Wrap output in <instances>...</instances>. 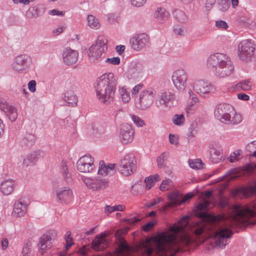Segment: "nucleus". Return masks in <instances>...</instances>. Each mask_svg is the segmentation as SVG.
Listing matches in <instances>:
<instances>
[{"instance_id":"f257e3e1","label":"nucleus","mask_w":256,"mask_h":256,"mask_svg":"<svg viewBox=\"0 0 256 256\" xmlns=\"http://www.w3.org/2000/svg\"><path fill=\"white\" fill-rule=\"evenodd\" d=\"M188 217L170 228V232L162 234L154 241V246L142 244L140 256H175L181 250V246H188L195 242L203 243L206 237L213 238L215 247L224 248L230 242L232 231L225 226H218L216 220L205 223L188 222Z\"/></svg>"},{"instance_id":"f03ea898","label":"nucleus","mask_w":256,"mask_h":256,"mask_svg":"<svg viewBox=\"0 0 256 256\" xmlns=\"http://www.w3.org/2000/svg\"><path fill=\"white\" fill-rule=\"evenodd\" d=\"M206 65L212 68L216 76L220 78L230 76L234 70L230 58L224 53L216 52L210 54L206 60Z\"/></svg>"},{"instance_id":"7ed1b4c3","label":"nucleus","mask_w":256,"mask_h":256,"mask_svg":"<svg viewBox=\"0 0 256 256\" xmlns=\"http://www.w3.org/2000/svg\"><path fill=\"white\" fill-rule=\"evenodd\" d=\"M142 83L134 86L131 90L132 95L134 97V106L140 110H146L152 106L156 94L152 88H148L143 90Z\"/></svg>"},{"instance_id":"20e7f679","label":"nucleus","mask_w":256,"mask_h":256,"mask_svg":"<svg viewBox=\"0 0 256 256\" xmlns=\"http://www.w3.org/2000/svg\"><path fill=\"white\" fill-rule=\"evenodd\" d=\"M215 117L226 124H236L242 120V116L234 110V108L227 104H219L215 108Z\"/></svg>"},{"instance_id":"39448f33","label":"nucleus","mask_w":256,"mask_h":256,"mask_svg":"<svg viewBox=\"0 0 256 256\" xmlns=\"http://www.w3.org/2000/svg\"><path fill=\"white\" fill-rule=\"evenodd\" d=\"M116 85L114 81H98L94 84L98 99L102 103L110 104L113 100Z\"/></svg>"},{"instance_id":"423d86ee","label":"nucleus","mask_w":256,"mask_h":256,"mask_svg":"<svg viewBox=\"0 0 256 256\" xmlns=\"http://www.w3.org/2000/svg\"><path fill=\"white\" fill-rule=\"evenodd\" d=\"M108 40L104 36H98L95 42L88 48H85L84 52L86 54L90 62H94L98 60L103 54L107 50Z\"/></svg>"},{"instance_id":"0eeeda50","label":"nucleus","mask_w":256,"mask_h":256,"mask_svg":"<svg viewBox=\"0 0 256 256\" xmlns=\"http://www.w3.org/2000/svg\"><path fill=\"white\" fill-rule=\"evenodd\" d=\"M234 218L238 223L248 224V219L256 216V202L252 203L244 208L236 206L234 208Z\"/></svg>"},{"instance_id":"6e6552de","label":"nucleus","mask_w":256,"mask_h":256,"mask_svg":"<svg viewBox=\"0 0 256 256\" xmlns=\"http://www.w3.org/2000/svg\"><path fill=\"white\" fill-rule=\"evenodd\" d=\"M256 44L252 40H244L238 45V54L240 60L248 62L252 60L254 56Z\"/></svg>"},{"instance_id":"1a4fd4ad","label":"nucleus","mask_w":256,"mask_h":256,"mask_svg":"<svg viewBox=\"0 0 256 256\" xmlns=\"http://www.w3.org/2000/svg\"><path fill=\"white\" fill-rule=\"evenodd\" d=\"M204 199L202 202L199 203L196 208V215L197 217L205 220L208 216V214L204 210H207L210 204H212L214 206L215 204V200L212 196V191H207L204 194Z\"/></svg>"},{"instance_id":"9d476101","label":"nucleus","mask_w":256,"mask_h":256,"mask_svg":"<svg viewBox=\"0 0 256 256\" xmlns=\"http://www.w3.org/2000/svg\"><path fill=\"white\" fill-rule=\"evenodd\" d=\"M32 64L31 58L27 54H22L16 56L12 64V69L19 73L22 74L26 72Z\"/></svg>"},{"instance_id":"9b49d317","label":"nucleus","mask_w":256,"mask_h":256,"mask_svg":"<svg viewBox=\"0 0 256 256\" xmlns=\"http://www.w3.org/2000/svg\"><path fill=\"white\" fill-rule=\"evenodd\" d=\"M136 159L132 154L126 155L120 162L118 170L124 176L131 175L136 168Z\"/></svg>"},{"instance_id":"f8f14e48","label":"nucleus","mask_w":256,"mask_h":256,"mask_svg":"<svg viewBox=\"0 0 256 256\" xmlns=\"http://www.w3.org/2000/svg\"><path fill=\"white\" fill-rule=\"evenodd\" d=\"M158 101L160 106L170 108L177 102V100L174 94L170 92L162 90L158 96Z\"/></svg>"},{"instance_id":"ddd939ff","label":"nucleus","mask_w":256,"mask_h":256,"mask_svg":"<svg viewBox=\"0 0 256 256\" xmlns=\"http://www.w3.org/2000/svg\"><path fill=\"white\" fill-rule=\"evenodd\" d=\"M149 42V36L145 33L138 34L130 40L132 48L136 51L146 48L148 46Z\"/></svg>"},{"instance_id":"4468645a","label":"nucleus","mask_w":256,"mask_h":256,"mask_svg":"<svg viewBox=\"0 0 256 256\" xmlns=\"http://www.w3.org/2000/svg\"><path fill=\"white\" fill-rule=\"evenodd\" d=\"M134 134V130L130 124H124L121 126L120 137L122 144L130 143L133 140Z\"/></svg>"},{"instance_id":"2eb2a0df","label":"nucleus","mask_w":256,"mask_h":256,"mask_svg":"<svg viewBox=\"0 0 256 256\" xmlns=\"http://www.w3.org/2000/svg\"><path fill=\"white\" fill-rule=\"evenodd\" d=\"M82 180L88 188L93 190H98L102 188H105L108 185V182L106 179L100 178H85L82 179Z\"/></svg>"},{"instance_id":"dca6fc26","label":"nucleus","mask_w":256,"mask_h":256,"mask_svg":"<svg viewBox=\"0 0 256 256\" xmlns=\"http://www.w3.org/2000/svg\"><path fill=\"white\" fill-rule=\"evenodd\" d=\"M210 159L214 163L219 162L222 158V150L221 146L215 142L210 143L208 146Z\"/></svg>"},{"instance_id":"f3484780","label":"nucleus","mask_w":256,"mask_h":256,"mask_svg":"<svg viewBox=\"0 0 256 256\" xmlns=\"http://www.w3.org/2000/svg\"><path fill=\"white\" fill-rule=\"evenodd\" d=\"M78 51L67 47L62 52L63 62L67 66L72 65L78 60Z\"/></svg>"},{"instance_id":"a211bd4d","label":"nucleus","mask_w":256,"mask_h":256,"mask_svg":"<svg viewBox=\"0 0 256 256\" xmlns=\"http://www.w3.org/2000/svg\"><path fill=\"white\" fill-rule=\"evenodd\" d=\"M56 200L60 202H68L72 198V192L68 187L58 188L56 192Z\"/></svg>"},{"instance_id":"6ab92c4d","label":"nucleus","mask_w":256,"mask_h":256,"mask_svg":"<svg viewBox=\"0 0 256 256\" xmlns=\"http://www.w3.org/2000/svg\"><path fill=\"white\" fill-rule=\"evenodd\" d=\"M169 202H167L160 210L161 212H164L169 208L177 205H180L182 202V194L178 192H174L168 196Z\"/></svg>"},{"instance_id":"aec40b11","label":"nucleus","mask_w":256,"mask_h":256,"mask_svg":"<svg viewBox=\"0 0 256 256\" xmlns=\"http://www.w3.org/2000/svg\"><path fill=\"white\" fill-rule=\"evenodd\" d=\"M194 88L200 94L214 91L215 88L210 81H196Z\"/></svg>"},{"instance_id":"412c9836","label":"nucleus","mask_w":256,"mask_h":256,"mask_svg":"<svg viewBox=\"0 0 256 256\" xmlns=\"http://www.w3.org/2000/svg\"><path fill=\"white\" fill-rule=\"evenodd\" d=\"M28 204L24 200L20 198L16 201L14 206L12 214L16 217L22 216L27 212Z\"/></svg>"},{"instance_id":"4be33fe9","label":"nucleus","mask_w":256,"mask_h":256,"mask_svg":"<svg viewBox=\"0 0 256 256\" xmlns=\"http://www.w3.org/2000/svg\"><path fill=\"white\" fill-rule=\"evenodd\" d=\"M94 160L90 154L81 156V172H90L94 168Z\"/></svg>"},{"instance_id":"5701e85b","label":"nucleus","mask_w":256,"mask_h":256,"mask_svg":"<svg viewBox=\"0 0 256 256\" xmlns=\"http://www.w3.org/2000/svg\"><path fill=\"white\" fill-rule=\"evenodd\" d=\"M45 12L44 4H38L34 6L30 7L26 12V16L29 18H36L42 15Z\"/></svg>"},{"instance_id":"b1692460","label":"nucleus","mask_w":256,"mask_h":256,"mask_svg":"<svg viewBox=\"0 0 256 256\" xmlns=\"http://www.w3.org/2000/svg\"><path fill=\"white\" fill-rule=\"evenodd\" d=\"M116 164H109L106 165L104 160H101L99 164V168L98 174L102 175L113 174L114 172V169Z\"/></svg>"},{"instance_id":"393cba45","label":"nucleus","mask_w":256,"mask_h":256,"mask_svg":"<svg viewBox=\"0 0 256 256\" xmlns=\"http://www.w3.org/2000/svg\"><path fill=\"white\" fill-rule=\"evenodd\" d=\"M142 70L141 66L138 64H131L128 68L127 70V76L129 79H134L139 78Z\"/></svg>"},{"instance_id":"a878e982","label":"nucleus","mask_w":256,"mask_h":256,"mask_svg":"<svg viewBox=\"0 0 256 256\" xmlns=\"http://www.w3.org/2000/svg\"><path fill=\"white\" fill-rule=\"evenodd\" d=\"M14 182L11 179L2 181L0 184V192L4 195L8 196L12 194L14 190Z\"/></svg>"},{"instance_id":"bb28decb","label":"nucleus","mask_w":256,"mask_h":256,"mask_svg":"<svg viewBox=\"0 0 256 256\" xmlns=\"http://www.w3.org/2000/svg\"><path fill=\"white\" fill-rule=\"evenodd\" d=\"M40 155V151L36 150L27 154L24 158L23 164L26 166L34 165L39 159Z\"/></svg>"},{"instance_id":"cd10ccee","label":"nucleus","mask_w":256,"mask_h":256,"mask_svg":"<svg viewBox=\"0 0 256 256\" xmlns=\"http://www.w3.org/2000/svg\"><path fill=\"white\" fill-rule=\"evenodd\" d=\"M170 14L164 8H158L154 14L157 22L160 24L164 23L169 18Z\"/></svg>"},{"instance_id":"c85d7f7f","label":"nucleus","mask_w":256,"mask_h":256,"mask_svg":"<svg viewBox=\"0 0 256 256\" xmlns=\"http://www.w3.org/2000/svg\"><path fill=\"white\" fill-rule=\"evenodd\" d=\"M106 241L104 236H96L93 240L92 246L93 249L100 251L104 250L106 247Z\"/></svg>"},{"instance_id":"c756f323","label":"nucleus","mask_w":256,"mask_h":256,"mask_svg":"<svg viewBox=\"0 0 256 256\" xmlns=\"http://www.w3.org/2000/svg\"><path fill=\"white\" fill-rule=\"evenodd\" d=\"M64 100L66 102L68 106H76L78 102V96L72 90L66 92L63 96Z\"/></svg>"},{"instance_id":"7c9ffc66","label":"nucleus","mask_w":256,"mask_h":256,"mask_svg":"<svg viewBox=\"0 0 256 256\" xmlns=\"http://www.w3.org/2000/svg\"><path fill=\"white\" fill-rule=\"evenodd\" d=\"M52 240V238L48 235H44L40 238V250L42 254H43L46 249L51 247Z\"/></svg>"},{"instance_id":"2f4dec72","label":"nucleus","mask_w":256,"mask_h":256,"mask_svg":"<svg viewBox=\"0 0 256 256\" xmlns=\"http://www.w3.org/2000/svg\"><path fill=\"white\" fill-rule=\"evenodd\" d=\"M118 94L120 98L123 103L127 104L131 100L130 92L126 86H120L118 88Z\"/></svg>"},{"instance_id":"473e14b6","label":"nucleus","mask_w":256,"mask_h":256,"mask_svg":"<svg viewBox=\"0 0 256 256\" xmlns=\"http://www.w3.org/2000/svg\"><path fill=\"white\" fill-rule=\"evenodd\" d=\"M88 128L89 132L94 135L102 134L106 132L105 128L98 124H92Z\"/></svg>"},{"instance_id":"72a5a7b5","label":"nucleus","mask_w":256,"mask_h":256,"mask_svg":"<svg viewBox=\"0 0 256 256\" xmlns=\"http://www.w3.org/2000/svg\"><path fill=\"white\" fill-rule=\"evenodd\" d=\"M88 26L92 29L98 30L100 28V24L99 20L92 14H89L86 18Z\"/></svg>"},{"instance_id":"f704fd0d","label":"nucleus","mask_w":256,"mask_h":256,"mask_svg":"<svg viewBox=\"0 0 256 256\" xmlns=\"http://www.w3.org/2000/svg\"><path fill=\"white\" fill-rule=\"evenodd\" d=\"M188 78L185 70L182 68L174 70L172 76V80H187Z\"/></svg>"},{"instance_id":"c9c22d12","label":"nucleus","mask_w":256,"mask_h":256,"mask_svg":"<svg viewBox=\"0 0 256 256\" xmlns=\"http://www.w3.org/2000/svg\"><path fill=\"white\" fill-rule=\"evenodd\" d=\"M35 137L34 135L28 134L21 140L20 144L23 147H29L33 145L34 142Z\"/></svg>"},{"instance_id":"e433bc0d","label":"nucleus","mask_w":256,"mask_h":256,"mask_svg":"<svg viewBox=\"0 0 256 256\" xmlns=\"http://www.w3.org/2000/svg\"><path fill=\"white\" fill-rule=\"evenodd\" d=\"M251 81H240L235 85V88L238 90H248L252 88Z\"/></svg>"},{"instance_id":"4c0bfd02","label":"nucleus","mask_w":256,"mask_h":256,"mask_svg":"<svg viewBox=\"0 0 256 256\" xmlns=\"http://www.w3.org/2000/svg\"><path fill=\"white\" fill-rule=\"evenodd\" d=\"M172 180L168 178H166L162 181L160 188L162 191L164 192L168 190L172 186Z\"/></svg>"},{"instance_id":"58836bf2","label":"nucleus","mask_w":256,"mask_h":256,"mask_svg":"<svg viewBox=\"0 0 256 256\" xmlns=\"http://www.w3.org/2000/svg\"><path fill=\"white\" fill-rule=\"evenodd\" d=\"M168 154L166 152H163L157 158V165L159 168H162L166 166L165 159L166 158Z\"/></svg>"},{"instance_id":"ea45409f","label":"nucleus","mask_w":256,"mask_h":256,"mask_svg":"<svg viewBox=\"0 0 256 256\" xmlns=\"http://www.w3.org/2000/svg\"><path fill=\"white\" fill-rule=\"evenodd\" d=\"M174 17L179 22H186L188 20V16L186 14L181 10H176L174 12Z\"/></svg>"},{"instance_id":"a19ab883","label":"nucleus","mask_w":256,"mask_h":256,"mask_svg":"<svg viewBox=\"0 0 256 256\" xmlns=\"http://www.w3.org/2000/svg\"><path fill=\"white\" fill-rule=\"evenodd\" d=\"M190 166L193 169H200L202 168L204 164L200 159L190 160L188 162Z\"/></svg>"},{"instance_id":"79ce46f5","label":"nucleus","mask_w":256,"mask_h":256,"mask_svg":"<svg viewBox=\"0 0 256 256\" xmlns=\"http://www.w3.org/2000/svg\"><path fill=\"white\" fill-rule=\"evenodd\" d=\"M115 236L120 239V242L119 244L120 248L122 250H128L130 247L127 244L126 242L122 238L119 234L118 231H117L115 234Z\"/></svg>"},{"instance_id":"37998d69","label":"nucleus","mask_w":256,"mask_h":256,"mask_svg":"<svg viewBox=\"0 0 256 256\" xmlns=\"http://www.w3.org/2000/svg\"><path fill=\"white\" fill-rule=\"evenodd\" d=\"M5 112L12 122H14L18 116L16 110L12 106L10 108V110H8V112Z\"/></svg>"},{"instance_id":"c03bdc74","label":"nucleus","mask_w":256,"mask_h":256,"mask_svg":"<svg viewBox=\"0 0 256 256\" xmlns=\"http://www.w3.org/2000/svg\"><path fill=\"white\" fill-rule=\"evenodd\" d=\"M60 172L62 177L70 173L67 166V162L66 160H62V161L60 167Z\"/></svg>"},{"instance_id":"a18cd8bd","label":"nucleus","mask_w":256,"mask_h":256,"mask_svg":"<svg viewBox=\"0 0 256 256\" xmlns=\"http://www.w3.org/2000/svg\"><path fill=\"white\" fill-rule=\"evenodd\" d=\"M184 117L183 114H176L172 118L174 124L177 126H180L184 122Z\"/></svg>"},{"instance_id":"49530a36","label":"nucleus","mask_w":256,"mask_h":256,"mask_svg":"<svg viewBox=\"0 0 256 256\" xmlns=\"http://www.w3.org/2000/svg\"><path fill=\"white\" fill-rule=\"evenodd\" d=\"M218 9L222 12H225L228 10L230 6L228 0H220L218 2Z\"/></svg>"},{"instance_id":"de8ad7c7","label":"nucleus","mask_w":256,"mask_h":256,"mask_svg":"<svg viewBox=\"0 0 256 256\" xmlns=\"http://www.w3.org/2000/svg\"><path fill=\"white\" fill-rule=\"evenodd\" d=\"M70 232L68 231L64 236V239L66 242L65 246L66 250H68V248L74 244L72 238L70 236Z\"/></svg>"},{"instance_id":"09e8293b","label":"nucleus","mask_w":256,"mask_h":256,"mask_svg":"<svg viewBox=\"0 0 256 256\" xmlns=\"http://www.w3.org/2000/svg\"><path fill=\"white\" fill-rule=\"evenodd\" d=\"M123 206L122 205H118L113 206H106L105 207V212L108 213H112L114 211H122Z\"/></svg>"},{"instance_id":"8fccbe9b","label":"nucleus","mask_w":256,"mask_h":256,"mask_svg":"<svg viewBox=\"0 0 256 256\" xmlns=\"http://www.w3.org/2000/svg\"><path fill=\"white\" fill-rule=\"evenodd\" d=\"M176 88L180 91H184L186 87V81H172Z\"/></svg>"},{"instance_id":"3c124183","label":"nucleus","mask_w":256,"mask_h":256,"mask_svg":"<svg viewBox=\"0 0 256 256\" xmlns=\"http://www.w3.org/2000/svg\"><path fill=\"white\" fill-rule=\"evenodd\" d=\"M173 30L174 33L178 36H184L186 33L185 28L179 25L174 26Z\"/></svg>"},{"instance_id":"603ef678","label":"nucleus","mask_w":256,"mask_h":256,"mask_svg":"<svg viewBox=\"0 0 256 256\" xmlns=\"http://www.w3.org/2000/svg\"><path fill=\"white\" fill-rule=\"evenodd\" d=\"M130 116L134 122L138 126L142 127L145 125L144 120L140 118L139 116L135 115H130Z\"/></svg>"},{"instance_id":"864d4df0","label":"nucleus","mask_w":256,"mask_h":256,"mask_svg":"<svg viewBox=\"0 0 256 256\" xmlns=\"http://www.w3.org/2000/svg\"><path fill=\"white\" fill-rule=\"evenodd\" d=\"M216 26L222 30H226L228 28V24L224 20H218L216 22Z\"/></svg>"},{"instance_id":"5fc2aeb1","label":"nucleus","mask_w":256,"mask_h":256,"mask_svg":"<svg viewBox=\"0 0 256 256\" xmlns=\"http://www.w3.org/2000/svg\"><path fill=\"white\" fill-rule=\"evenodd\" d=\"M105 62L113 65H118L120 64V59L118 56L107 58Z\"/></svg>"},{"instance_id":"6e6d98bb","label":"nucleus","mask_w":256,"mask_h":256,"mask_svg":"<svg viewBox=\"0 0 256 256\" xmlns=\"http://www.w3.org/2000/svg\"><path fill=\"white\" fill-rule=\"evenodd\" d=\"M12 106L9 105L4 100H0V109L4 112H8V110H10V108Z\"/></svg>"},{"instance_id":"4d7b16f0","label":"nucleus","mask_w":256,"mask_h":256,"mask_svg":"<svg viewBox=\"0 0 256 256\" xmlns=\"http://www.w3.org/2000/svg\"><path fill=\"white\" fill-rule=\"evenodd\" d=\"M115 78L114 74L112 72H106L102 74L99 80H111Z\"/></svg>"},{"instance_id":"13d9d810","label":"nucleus","mask_w":256,"mask_h":256,"mask_svg":"<svg viewBox=\"0 0 256 256\" xmlns=\"http://www.w3.org/2000/svg\"><path fill=\"white\" fill-rule=\"evenodd\" d=\"M246 148L248 152L250 153H253L254 151H256V140L252 141L248 144Z\"/></svg>"},{"instance_id":"bf43d9fd","label":"nucleus","mask_w":256,"mask_h":256,"mask_svg":"<svg viewBox=\"0 0 256 256\" xmlns=\"http://www.w3.org/2000/svg\"><path fill=\"white\" fill-rule=\"evenodd\" d=\"M207 10H210L216 2V0H202Z\"/></svg>"},{"instance_id":"052dcab7","label":"nucleus","mask_w":256,"mask_h":256,"mask_svg":"<svg viewBox=\"0 0 256 256\" xmlns=\"http://www.w3.org/2000/svg\"><path fill=\"white\" fill-rule=\"evenodd\" d=\"M241 154L240 150H235L232 154L230 157V161L231 162H234L238 160L237 157L239 156Z\"/></svg>"},{"instance_id":"680f3d73","label":"nucleus","mask_w":256,"mask_h":256,"mask_svg":"<svg viewBox=\"0 0 256 256\" xmlns=\"http://www.w3.org/2000/svg\"><path fill=\"white\" fill-rule=\"evenodd\" d=\"M146 2V0H130L131 4L136 7H140L144 6Z\"/></svg>"},{"instance_id":"e2e57ef3","label":"nucleus","mask_w":256,"mask_h":256,"mask_svg":"<svg viewBox=\"0 0 256 256\" xmlns=\"http://www.w3.org/2000/svg\"><path fill=\"white\" fill-rule=\"evenodd\" d=\"M62 178L63 180L68 184H72L74 183V180L70 173L66 175L65 176Z\"/></svg>"},{"instance_id":"0e129e2a","label":"nucleus","mask_w":256,"mask_h":256,"mask_svg":"<svg viewBox=\"0 0 256 256\" xmlns=\"http://www.w3.org/2000/svg\"><path fill=\"white\" fill-rule=\"evenodd\" d=\"M160 179V176L158 174H154L153 176H150L146 178V181L148 182V180L152 181V182L154 184V183L158 181Z\"/></svg>"},{"instance_id":"69168bd1","label":"nucleus","mask_w":256,"mask_h":256,"mask_svg":"<svg viewBox=\"0 0 256 256\" xmlns=\"http://www.w3.org/2000/svg\"><path fill=\"white\" fill-rule=\"evenodd\" d=\"M156 224V222H149L147 223L146 224L144 225L143 226V230L144 232H148Z\"/></svg>"},{"instance_id":"338daca9","label":"nucleus","mask_w":256,"mask_h":256,"mask_svg":"<svg viewBox=\"0 0 256 256\" xmlns=\"http://www.w3.org/2000/svg\"><path fill=\"white\" fill-rule=\"evenodd\" d=\"M188 94L190 95V98L192 100V102H191V105H194L196 102H198V98L196 97V96L192 93L191 90H190V91L188 92Z\"/></svg>"},{"instance_id":"774afa93","label":"nucleus","mask_w":256,"mask_h":256,"mask_svg":"<svg viewBox=\"0 0 256 256\" xmlns=\"http://www.w3.org/2000/svg\"><path fill=\"white\" fill-rule=\"evenodd\" d=\"M28 88L29 90L32 92H36V81H30L28 84Z\"/></svg>"}]
</instances>
